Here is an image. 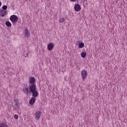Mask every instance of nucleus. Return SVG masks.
I'll return each mask as SVG.
<instances>
[{"mask_svg":"<svg viewBox=\"0 0 127 127\" xmlns=\"http://www.w3.org/2000/svg\"><path fill=\"white\" fill-rule=\"evenodd\" d=\"M14 118H15V120H18L19 116L17 114H15V116H14Z\"/></svg>","mask_w":127,"mask_h":127,"instance_id":"19","label":"nucleus"},{"mask_svg":"<svg viewBox=\"0 0 127 127\" xmlns=\"http://www.w3.org/2000/svg\"><path fill=\"white\" fill-rule=\"evenodd\" d=\"M86 56H87V53L86 52H82L80 54V56H81L82 58H85Z\"/></svg>","mask_w":127,"mask_h":127,"instance_id":"14","label":"nucleus"},{"mask_svg":"<svg viewBox=\"0 0 127 127\" xmlns=\"http://www.w3.org/2000/svg\"><path fill=\"white\" fill-rule=\"evenodd\" d=\"M17 20V17L16 15L13 14L10 16V20H11V22L16 21Z\"/></svg>","mask_w":127,"mask_h":127,"instance_id":"5","label":"nucleus"},{"mask_svg":"<svg viewBox=\"0 0 127 127\" xmlns=\"http://www.w3.org/2000/svg\"><path fill=\"white\" fill-rule=\"evenodd\" d=\"M70 0L72 2H75L77 0Z\"/></svg>","mask_w":127,"mask_h":127,"instance_id":"21","label":"nucleus"},{"mask_svg":"<svg viewBox=\"0 0 127 127\" xmlns=\"http://www.w3.org/2000/svg\"><path fill=\"white\" fill-rule=\"evenodd\" d=\"M65 21V18L64 17H62L60 19L59 22L60 23H64Z\"/></svg>","mask_w":127,"mask_h":127,"instance_id":"17","label":"nucleus"},{"mask_svg":"<svg viewBox=\"0 0 127 127\" xmlns=\"http://www.w3.org/2000/svg\"><path fill=\"white\" fill-rule=\"evenodd\" d=\"M29 89L30 92L37 91V88L35 84H31L30 85Z\"/></svg>","mask_w":127,"mask_h":127,"instance_id":"3","label":"nucleus"},{"mask_svg":"<svg viewBox=\"0 0 127 127\" xmlns=\"http://www.w3.org/2000/svg\"><path fill=\"white\" fill-rule=\"evenodd\" d=\"M54 45L53 43H49L48 46V49L49 51H52L53 49Z\"/></svg>","mask_w":127,"mask_h":127,"instance_id":"8","label":"nucleus"},{"mask_svg":"<svg viewBox=\"0 0 127 127\" xmlns=\"http://www.w3.org/2000/svg\"><path fill=\"white\" fill-rule=\"evenodd\" d=\"M81 75L82 78V79L85 80L87 78V72L86 70L83 69L81 71Z\"/></svg>","mask_w":127,"mask_h":127,"instance_id":"1","label":"nucleus"},{"mask_svg":"<svg viewBox=\"0 0 127 127\" xmlns=\"http://www.w3.org/2000/svg\"><path fill=\"white\" fill-rule=\"evenodd\" d=\"M28 55H29V54L28 53H26V55L24 57H25V58H27L28 57Z\"/></svg>","mask_w":127,"mask_h":127,"instance_id":"20","label":"nucleus"},{"mask_svg":"<svg viewBox=\"0 0 127 127\" xmlns=\"http://www.w3.org/2000/svg\"><path fill=\"white\" fill-rule=\"evenodd\" d=\"M5 25L6 26H7L8 27H11V24L10 22H9V21L6 22Z\"/></svg>","mask_w":127,"mask_h":127,"instance_id":"16","label":"nucleus"},{"mask_svg":"<svg viewBox=\"0 0 127 127\" xmlns=\"http://www.w3.org/2000/svg\"><path fill=\"white\" fill-rule=\"evenodd\" d=\"M30 92H31L32 94V97H33L34 98L37 97L38 94L37 91H30Z\"/></svg>","mask_w":127,"mask_h":127,"instance_id":"10","label":"nucleus"},{"mask_svg":"<svg viewBox=\"0 0 127 127\" xmlns=\"http://www.w3.org/2000/svg\"><path fill=\"white\" fill-rule=\"evenodd\" d=\"M7 8V6L6 5H4L3 7H2V9H3L2 10H4V11L6 10Z\"/></svg>","mask_w":127,"mask_h":127,"instance_id":"18","label":"nucleus"},{"mask_svg":"<svg viewBox=\"0 0 127 127\" xmlns=\"http://www.w3.org/2000/svg\"><path fill=\"white\" fill-rule=\"evenodd\" d=\"M1 3L0 2V6H1Z\"/></svg>","mask_w":127,"mask_h":127,"instance_id":"22","label":"nucleus"},{"mask_svg":"<svg viewBox=\"0 0 127 127\" xmlns=\"http://www.w3.org/2000/svg\"><path fill=\"white\" fill-rule=\"evenodd\" d=\"M24 37H29V30L27 29V28H26L24 30Z\"/></svg>","mask_w":127,"mask_h":127,"instance_id":"6","label":"nucleus"},{"mask_svg":"<svg viewBox=\"0 0 127 127\" xmlns=\"http://www.w3.org/2000/svg\"><path fill=\"white\" fill-rule=\"evenodd\" d=\"M22 91L25 93V94L28 95L29 93V88H28L27 87H24L23 89H22Z\"/></svg>","mask_w":127,"mask_h":127,"instance_id":"9","label":"nucleus"},{"mask_svg":"<svg viewBox=\"0 0 127 127\" xmlns=\"http://www.w3.org/2000/svg\"><path fill=\"white\" fill-rule=\"evenodd\" d=\"M35 120L37 121L41 119V111L39 110V111H36L35 114Z\"/></svg>","mask_w":127,"mask_h":127,"instance_id":"2","label":"nucleus"},{"mask_svg":"<svg viewBox=\"0 0 127 127\" xmlns=\"http://www.w3.org/2000/svg\"><path fill=\"white\" fill-rule=\"evenodd\" d=\"M85 46V45L83 43H80L78 44V48L80 49L83 48Z\"/></svg>","mask_w":127,"mask_h":127,"instance_id":"15","label":"nucleus"},{"mask_svg":"<svg viewBox=\"0 0 127 127\" xmlns=\"http://www.w3.org/2000/svg\"><path fill=\"white\" fill-rule=\"evenodd\" d=\"M6 14V11L4 10H0V16L3 17Z\"/></svg>","mask_w":127,"mask_h":127,"instance_id":"7","label":"nucleus"},{"mask_svg":"<svg viewBox=\"0 0 127 127\" xmlns=\"http://www.w3.org/2000/svg\"><path fill=\"white\" fill-rule=\"evenodd\" d=\"M35 101H36V99L35 97H32L31 99H30V101H29L30 105H33L34 104H35Z\"/></svg>","mask_w":127,"mask_h":127,"instance_id":"11","label":"nucleus"},{"mask_svg":"<svg viewBox=\"0 0 127 127\" xmlns=\"http://www.w3.org/2000/svg\"><path fill=\"white\" fill-rule=\"evenodd\" d=\"M74 10H75L76 11H79L81 10V6H80L79 4L76 3L75 4H74Z\"/></svg>","mask_w":127,"mask_h":127,"instance_id":"4","label":"nucleus"},{"mask_svg":"<svg viewBox=\"0 0 127 127\" xmlns=\"http://www.w3.org/2000/svg\"><path fill=\"white\" fill-rule=\"evenodd\" d=\"M84 1H86L87 0H83Z\"/></svg>","mask_w":127,"mask_h":127,"instance_id":"23","label":"nucleus"},{"mask_svg":"<svg viewBox=\"0 0 127 127\" xmlns=\"http://www.w3.org/2000/svg\"><path fill=\"white\" fill-rule=\"evenodd\" d=\"M0 127H9V126L6 123H0Z\"/></svg>","mask_w":127,"mask_h":127,"instance_id":"13","label":"nucleus"},{"mask_svg":"<svg viewBox=\"0 0 127 127\" xmlns=\"http://www.w3.org/2000/svg\"><path fill=\"white\" fill-rule=\"evenodd\" d=\"M29 82H30V83L31 84H35V77H32L30 78Z\"/></svg>","mask_w":127,"mask_h":127,"instance_id":"12","label":"nucleus"}]
</instances>
